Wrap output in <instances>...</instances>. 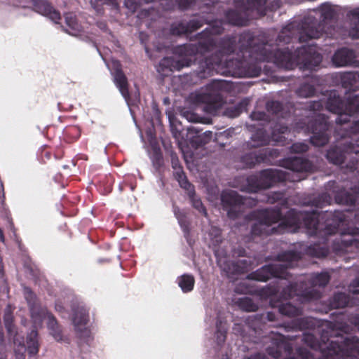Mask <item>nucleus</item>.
Instances as JSON below:
<instances>
[{
  "label": "nucleus",
  "instance_id": "1",
  "mask_svg": "<svg viewBox=\"0 0 359 359\" xmlns=\"http://www.w3.org/2000/svg\"><path fill=\"white\" fill-rule=\"evenodd\" d=\"M239 44L244 60L227 62L232 76H258L262 72V62H273L286 69L299 67L304 70H314L323 60L322 55L313 45L302 46L292 53L288 48H278L269 44L266 34L255 36L250 31L243 32Z\"/></svg>",
  "mask_w": 359,
  "mask_h": 359
},
{
  "label": "nucleus",
  "instance_id": "2",
  "mask_svg": "<svg viewBox=\"0 0 359 359\" xmlns=\"http://www.w3.org/2000/svg\"><path fill=\"white\" fill-rule=\"evenodd\" d=\"M320 10L322 22H318L314 18H305L300 22L294 21L289 23L278 34L276 39L278 44H287L294 41L304 43L327 34L325 24L334 19L337 13L328 3L321 4Z\"/></svg>",
  "mask_w": 359,
  "mask_h": 359
},
{
  "label": "nucleus",
  "instance_id": "3",
  "mask_svg": "<svg viewBox=\"0 0 359 359\" xmlns=\"http://www.w3.org/2000/svg\"><path fill=\"white\" fill-rule=\"evenodd\" d=\"M323 333L321 341L311 333H304L302 341L314 350H319L322 354L318 359H359V339L337 334L330 340Z\"/></svg>",
  "mask_w": 359,
  "mask_h": 359
},
{
  "label": "nucleus",
  "instance_id": "4",
  "mask_svg": "<svg viewBox=\"0 0 359 359\" xmlns=\"http://www.w3.org/2000/svg\"><path fill=\"white\" fill-rule=\"evenodd\" d=\"M241 33L240 35H241ZM239 36L238 41V52L237 57L226 60L223 61L222 57L226 55H230L233 53L236 50V36L235 35H226L220 38L216 46L218 50L212 55L205 58L204 60L200 62L198 69L196 70L197 77L199 79H205L212 75L215 71H218L221 67H224L225 70L223 72L226 75L232 76L229 72V68L227 66V62L229 61L244 60L242 53L240 51V40Z\"/></svg>",
  "mask_w": 359,
  "mask_h": 359
},
{
  "label": "nucleus",
  "instance_id": "5",
  "mask_svg": "<svg viewBox=\"0 0 359 359\" xmlns=\"http://www.w3.org/2000/svg\"><path fill=\"white\" fill-rule=\"evenodd\" d=\"M330 280L327 272L313 274L306 281L292 282L284 287L280 292V297L285 300L295 296L299 297L303 302L316 300L321 297V293L316 289V287H325Z\"/></svg>",
  "mask_w": 359,
  "mask_h": 359
},
{
  "label": "nucleus",
  "instance_id": "6",
  "mask_svg": "<svg viewBox=\"0 0 359 359\" xmlns=\"http://www.w3.org/2000/svg\"><path fill=\"white\" fill-rule=\"evenodd\" d=\"M210 22L206 23L210 26L196 34V38L200 41L196 43H185L176 46L175 53L180 55H204L210 52L216 47V41L212 37L215 35H220L224 31L223 25L224 20L209 19Z\"/></svg>",
  "mask_w": 359,
  "mask_h": 359
},
{
  "label": "nucleus",
  "instance_id": "7",
  "mask_svg": "<svg viewBox=\"0 0 359 359\" xmlns=\"http://www.w3.org/2000/svg\"><path fill=\"white\" fill-rule=\"evenodd\" d=\"M301 253L294 250H287L277 255L276 260L286 264H269L248 274L247 279L266 282L271 278L287 280L291 274L287 271L292 263L301 259Z\"/></svg>",
  "mask_w": 359,
  "mask_h": 359
},
{
  "label": "nucleus",
  "instance_id": "8",
  "mask_svg": "<svg viewBox=\"0 0 359 359\" xmlns=\"http://www.w3.org/2000/svg\"><path fill=\"white\" fill-rule=\"evenodd\" d=\"M320 212L318 210L311 212L289 210L283 216V221L278 224V231L280 233L295 232L301 227L309 231L311 234L318 233Z\"/></svg>",
  "mask_w": 359,
  "mask_h": 359
},
{
  "label": "nucleus",
  "instance_id": "9",
  "mask_svg": "<svg viewBox=\"0 0 359 359\" xmlns=\"http://www.w3.org/2000/svg\"><path fill=\"white\" fill-rule=\"evenodd\" d=\"M325 107L328 111L338 114L336 118L337 124L344 126L350 123L344 129L346 130L347 135H351L349 133L348 127L353 121V120H351V118L355 114L359 113V96H353L345 101L342 100L336 91H332L325 102Z\"/></svg>",
  "mask_w": 359,
  "mask_h": 359
},
{
  "label": "nucleus",
  "instance_id": "10",
  "mask_svg": "<svg viewBox=\"0 0 359 359\" xmlns=\"http://www.w3.org/2000/svg\"><path fill=\"white\" fill-rule=\"evenodd\" d=\"M325 102L321 100H315L309 103L308 109L313 111L314 116L308 121L306 130L311 133V143L316 147H323L330 140L327 133L329 124L325 115L317 113L323 109Z\"/></svg>",
  "mask_w": 359,
  "mask_h": 359
},
{
  "label": "nucleus",
  "instance_id": "11",
  "mask_svg": "<svg viewBox=\"0 0 359 359\" xmlns=\"http://www.w3.org/2000/svg\"><path fill=\"white\" fill-rule=\"evenodd\" d=\"M257 217L258 222L253 224L250 231L252 240H255L257 236H264L271 233H282L278 231V225L276 227H271L272 224L283 221V216L280 208L260 210L257 212Z\"/></svg>",
  "mask_w": 359,
  "mask_h": 359
},
{
  "label": "nucleus",
  "instance_id": "12",
  "mask_svg": "<svg viewBox=\"0 0 359 359\" xmlns=\"http://www.w3.org/2000/svg\"><path fill=\"white\" fill-rule=\"evenodd\" d=\"M226 83L222 80H213L206 86L205 91L197 95L198 102L205 104V110L214 114L222 107L224 97L222 92L226 88Z\"/></svg>",
  "mask_w": 359,
  "mask_h": 359
},
{
  "label": "nucleus",
  "instance_id": "13",
  "mask_svg": "<svg viewBox=\"0 0 359 359\" xmlns=\"http://www.w3.org/2000/svg\"><path fill=\"white\" fill-rule=\"evenodd\" d=\"M279 151L276 149L265 148L259 151H249L243 154L239 158L243 168H253L257 165L268 163L271 158L278 157Z\"/></svg>",
  "mask_w": 359,
  "mask_h": 359
},
{
  "label": "nucleus",
  "instance_id": "14",
  "mask_svg": "<svg viewBox=\"0 0 359 359\" xmlns=\"http://www.w3.org/2000/svg\"><path fill=\"white\" fill-rule=\"evenodd\" d=\"M222 208L229 219H236L241 217L244 198L235 191H223L221 194Z\"/></svg>",
  "mask_w": 359,
  "mask_h": 359
},
{
  "label": "nucleus",
  "instance_id": "15",
  "mask_svg": "<svg viewBox=\"0 0 359 359\" xmlns=\"http://www.w3.org/2000/svg\"><path fill=\"white\" fill-rule=\"evenodd\" d=\"M73 312L72 322L78 337L88 345H90L93 341V337L90 331L86 327L89 320L88 311L84 307L78 306L74 309Z\"/></svg>",
  "mask_w": 359,
  "mask_h": 359
},
{
  "label": "nucleus",
  "instance_id": "16",
  "mask_svg": "<svg viewBox=\"0 0 359 359\" xmlns=\"http://www.w3.org/2000/svg\"><path fill=\"white\" fill-rule=\"evenodd\" d=\"M17 6L28 8L32 6L37 13L48 17L55 23L61 19L60 13L46 0H17Z\"/></svg>",
  "mask_w": 359,
  "mask_h": 359
},
{
  "label": "nucleus",
  "instance_id": "17",
  "mask_svg": "<svg viewBox=\"0 0 359 359\" xmlns=\"http://www.w3.org/2000/svg\"><path fill=\"white\" fill-rule=\"evenodd\" d=\"M174 48L173 52L175 55ZM181 59L175 60L173 57H165L159 62L157 67V71L161 74L165 75L168 72H173L175 70H180L184 67H189L191 63V60L187 58V57H194L195 55H180L177 54Z\"/></svg>",
  "mask_w": 359,
  "mask_h": 359
},
{
  "label": "nucleus",
  "instance_id": "18",
  "mask_svg": "<svg viewBox=\"0 0 359 359\" xmlns=\"http://www.w3.org/2000/svg\"><path fill=\"white\" fill-rule=\"evenodd\" d=\"M262 187L264 189H269L278 182H283L287 180L299 181L300 177L290 178V174L280 170L266 169L259 172Z\"/></svg>",
  "mask_w": 359,
  "mask_h": 359
},
{
  "label": "nucleus",
  "instance_id": "19",
  "mask_svg": "<svg viewBox=\"0 0 359 359\" xmlns=\"http://www.w3.org/2000/svg\"><path fill=\"white\" fill-rule=\"evenodd\" d=\"M235 6L237 8H244L250 20L255 16H264L267 13L266 0H233Z\"/></svg>",
  "mask_w": 359,
  "mask_h": 359
},
{
  "label": "nucleus",
  "instance_id": "20",
  "mask_svg": "<svg viewBox=\"0 0 359 359\" xmlns=\"http://www.w3.org/2000/svg\"><path fill=\"white\" fill-rule=\"evenodd\" d=\"M326 189L334 194V197L337 203L349 206L355 205L357 199L356 194L344 189H339L336 181H330L326 186Z\"/></svg>",
  "mask_w": 359,
  "mask_h": 359
},
{
  "label": "nucleus",
  "instance_id": "21",
  "mask_svg": "<svg viewBox=\"0 0 359 359\" xmlns=\"http://www.w3.org/2000/svg\"><path fill=\"white\" fill-rule=\"evenodd\" d=\"M225 24L235 27L248 26L250 20L249 13L244 8H230L224 13Z\"/></svg>",
  "mask_w": 359,
  "mask_h": 359
},
{
  "label": "nucleus",
  "instance_id": "22",
  "mask_svg": "<svg viewBox=\"0 0 359 359\" xmlns=\"http://www.w3.org/2000/svg\"><path fill=\"white\" fill-rule=\"evenodd\" d=\"M355 60V51L346 47L337 50L332 57V62L336 67L351 66Z\"/></svg>",
  "mask_w": 359,
  "mask_h": 359
},
{
  "label": "nucleus",
  "instance_id": "23",
  "mask_svg": "<svg viewBox=\"0 0 359 359\" xmlns=\"http://www.w3.org/2000/svg\"><path fill=\"white\" fill-rule=\"evenodd\" d=\"M283 164L285 168L297 173L310 172L313 168L309 159L298 156L285 158Z\"/></svg>",
  "mask_w": 359,
  "mask_h": 359
},
{
  "label": "nucleus",
  "instance_id": "24",
  "mask_svg": "<svg viewBox=\"0 0 359 359\" xmlns=\"http://www.w3.org/2000/svg\"><path fill=\"white\" fill-rule=\"evenodd\" d=\"M269 142L270 138L266 131L262 128H259L252 135L250 140L245 142L242 147L243 149L251 150L266 146L269 144Z\"/></svg>",
  "mask_w": 359,
  "mask_h": 359
},
{
  "label": "nucleus",
  "instance_id": "25",
  "mask_svg": "<svg viewBox=\"0 0 359 359\" xmlns=\"http://www.w3.org/2000/svg\"><path fill=\"white\" fill-rule=\"evenodd\" d=\"M292 352V344L283 340H275L266 348V353L275 359L280 358L283 355H290Z\"/></svg>",
  "mask_w": 359,
  "mask_h": 359
},
{
  "label": "nucleus",
  "instance_id": "26",
  "mask_svg": "<svg viewBox=\"0 0 359 359\" xmlns=\"http://www.w3.org/2000/svg\"><path fill=\"white\" fill-rule=\"evenodd\" d=\"M146 3L159 2L164 11H170L177 7L181 11H186L194 5L196 0H142Z\"/></svg>",
  "mask_w": 359,
  "mask_h": 359
},
{
  "label": "nucleus",
  "instance_id": "27",
  "mask_svg": "<svg viewBox=\"0 0 359 359\" xmlns=\"http://www.w3.org/2000/svg\"><path fill=\"white\" fill-rule=\"evenodd\" d=\"M354 217L358 226H355V230L347 236H345L341 241L342 249L345 251H348V248H353L359 251V212H355Z\"/></svg>",
  "mask_w": 359,
  "mask_h": 359
},
{
  "label": "nucleus",
  "instance_id": "28",
  "mask_svg": "<svg viewBox=\"0 0 359 359\" xmlns=\"http://www.w3.org/2000/svg\"><path fill=\"white\" fill-rule=\"evenodd\" d=\"M272 307L278 308V311L283 316L287 317H297L302 316V309L300 307H297L290 302H283L281 301L273 302L271 300Z\"/></svg>",
  "mask_w": 359,
  "mask_h": 359
},
{
  "label": "nucleus",
  "instance_id": "29",
  "mask_svg": "<svg viewBox=\"0 0 359 359\" xmlns=\"http://www.w3.org/2000/svg\"><path fill=\"white\" fill-rule=\"evenodd\" d=\"M241 191L246 193H257L264 189L261 177L259 174L251 175L246 177L245 184L241 187Z\"/></svg>",
  "mask_w": 359,
  "mask_h": 359
},
{
  "label": "nucleus",
  "instance_id": "30",
  "mask_svg": "<svg viewBox=\"0 0 359 359\" xmlns=\"http://www.w3.org/2000/svg\"><path fill=\"white\" fill-rule=\"evenodd\" d=\"M340 79L343 88L349 91H355L357 88L356 83L359 81V72H344L341 75Z\"/></svg>",
  "mask_w": 359,
  "mask_h": 359
},
{
  "label": "nucleus",
  "instance_id": "31",
  "mask_svg": "<svg viewBox=\"0 0 359 359\" xmlns=\"http://www.w3.org/2000/svg\"><path fill=\"white\" fill-rule=\"evenodd\" d=\"M249 263L245 259H240L236 262H229L226 263V268L224 269L226 273L237 275L243 274L248 271Z\"/></svg>",
  "mask_w": 359,
  "mask_h": 359
},
{
  "label": "nucleus",
  "instance_id": "32",
  "mask_svg": "<svg viewBox=\"0 0 359 359\" xmlns=\"http://www.w3.org/2000/svg\"><path fill=\"white\" fill-rule=\"evenodd\" d=\"M330 305L332 309H340L351 306L350 296L345 292H336L330 299Z\"/></svg>",
  "mask_w": 359,
  "mask_h": 359
},
{
  "label": "nucleus",
  "instance_id": "33",
  "mask_svg": "<svg viewBox=\"0 0 359 359\" xmlns=\"http://www.w3.org/2000/svg\"><path fill=\"white\" fill-rule=\"evenodd\" d=\"M114 81L116 86L118 88L121 95L126 98L129 97L128 83V80L121 69H117L115 71Z\"/></svg>",
  "mask_w": 359,
  "mask_h": 359
},
{
  "label": "nucleus",
  "instance_id": "34",
  "mask_svg": "<svg viewBox=\"0 0 359 359\" xmlns=\"http://www.w3.org/2000/svg\"><path fill=\"white\" fill-rule=\"evenodd\" d=\"M173 212L182 231L185 235H188L190 232V222L187 219V212L175 205L173 206Z\"/></svg>",
  "mask_w": 359,
  "mask_h": 359
},
{
  "label": "nucleus",
  "instance_id": "35",
  "mask_svg": "<svg viewBox=\"0 0 359 359\" xmlns=\"http://www.w3.org/2000/svg\"><path fill=\"white\" fill-rule=\"evenodd\" d=\"M27 351L29 355H36L39 351L38 332L32 330L27 337Z\"/></svg>",
  "mask_w": 359,
  "mask_h": 359
},
{
  "label": "nucleus",
  "instance_id": "36",
  "mask_svg": "<svg viewBox=\"0 0 359 359\" xmlns=\"http://www.w3.org/2000/svg\"><path fill=\"white\" fill-rule=\"evenodd\" d=\"M177 283L183 292L187 293L193 290L195 278L193 275L185 273L178 277Z\"/></svg>",
  "mask_w": 359,
  "mask_h": 359
},
{
  "label": "nucleus",
  "instance_id": "37",
  "mask_svg": "<svg viewBox=\"0 0 359 359\" xmlns=\"http://www.w3.org/2000/svg\"><path fill=\"white\" fill-rule=\"evenodd\" d=\"M62 135L65 142L73 143L80 137L81 130L76 126H67L65 128Z\"/></svg>",
  "mask_w": 359,
  "mask_h": 359
},
{
  "label": "nucleus",
  "instance_id": "38",
  "mask_svg": "<svg viewBox=\"0 0 359 359\" xmlns=\"http://www.w3.org/2000/svg\"><path fill=\"white\" fill-rule=\"evenodd\" d=\"M175 180L179 182L181 188L191 192L194 191V186L189 182L183 168H178L177 171L173 173Z\"/></svg>",
  "mask_w": 359,
  "mask_h": 359
},
{
  "label": "nucleus",
  "instance_id": "39",
  "mask_svg": "<svg viewBox=\"0 0 359 359\" xmlns=\"http://www.w3.org/2000/svg\"><path fill=\"white\" fill-rule=\"evenodd\" d=\"M209 18L204 15H199L197 18H194L186 22L188 32L191 34L201 27H202L205 23H209Z\"/></svg>",
  "mask_w": 359,
  "mask_h": 359
},
{
  "label": "nucleus",
  "instance_id": "40",
  "mask_svg": "<svg viewBox=\"0 0 359 359\" xmlns=\"http://www.w3.org/2000/svg\"><path fill=\"white\" fill-rule=\"evenodd\" d=\"M266 110L269 113L277 116L278 118H285L283 112V104L276 100H271L266 102Z\"/></svg>",
  "mask_w": 359,
  "mask_h": 359
},
{
  "label": "nucleus",
  "instance_id": "41",
  "mask_svg": "<svg viewBox=\"0 0 359 359\" xmlns=\"http://www.w3.org/2000/svg\"><path fill=\"white\" fill-rule=\"evenodd\" d=\"M287 132H289V128L286 126H276L271 133L272 141L283 144L286 141L285 135Z\"/></svg>",
  "mask_w": 359,
  "mask_h": 359
},
{
  "label": "nucleus",
  "instance_id": "42",
  "mask_svg": "<svg viewBox=\"0 0 359 359\" xmlns=\"http://www.w3.org/2000/svg\"><path fill=\"white\" fill-rule=\"evenodd\" d=\"M351 20L350 35L353 39H359V8L350 12Z\"/></svg>",
  "mask_w": 359,
  "mask_h": 359
},
{
  "label": "nucleus",
  "instance_id": "43",
  "mask_svg": "<svg viewBox=\"0 0 359 359\" xmlns=\"http://www.w3.org/2000/svg\"><path fill=\"white\" fill-rule=\"evenodd\" d=\"M48 327L56 341H60L62 339V332L60 326L55 318L52 314L48 316Z\"/></svg>",
  "mask_w": 359,
  "mask_h": 359
},
{
  "label": "nucleus",
  "instance_id": "44",
  "mask_svg": "<svg viewBox=\"0 0 359 359\" xmlns=\"http://www.w3.org/2000/svg\"><path fill=\"white\" fill-rule=\"evenodd\" d=\"M307 252L310 255L318 258L325 257L329 254V249L326 246L314 244L308 248Z\"/></svg>",
  "mask_w": 359,
  "mask_h": 359
},
{
  "label": "nucleus",
  "instance_id": "45",
  "mask_svg": "<svg viewBox=\"0 0 359 359\" xmlns=\"http://www.w3.org/2000/svg\"><path fill=\"white\" fill-rule=\"evenodd\" d=\"M316 88L313 85L304 83L296 90L297 95L300 97H311L316 93Z\"/></svg>",
  "mask_w": 359,
  "mask_h": 359
},
{
  "label": "nucleus",
  "instance_id": "46",
  "mask_svg": "<svg viewBox=\"0 0 359 359\" xmlns=\"http://www.w3.org/2000/svg\"><path fill=\"white\" fill-rule=\"evenodd\" d=\"M66 25L72 31L79 32L81 29V25L78 22L76 15L73 13L65 14Z\"/></svg>",
  "mask_w": 359,
  "mask_h": 359
},
{
  "label": "nucleus",
  "instance_id": "47",
  "mask_svg": "<svg viewBox=\"0 0 359 359\" xmlns=\"http://www.w3.org/2000/svg\"><path fill=\"white\" fill-rule=\"evenodd\" d=\"M170 34L174 36H181L189 34L187 24L182 21L174 22L170 29Z\"/></svg>",
  "mask_w": 359,
  "mask_h": 359
},
{
  "label": "nucleus",
  "instance_id": "48",
  "mask_svg": "<svg viewBox=\"0 0 359 359\" xmlns=\"http://www.w3.org/2000/svg\"><path fill=\"white\" fill-rule=\"evenodd\" d=\"M189 193V197L192 203L193 207L197 210L200 213H201L204 217H208V212L205 207L203 205L201 200L200 198H197L195 196L194 190Z\"/></svg>",
  "mask_w": 359,
  "mask_h": 359
},
{
  "label": "nucleus",
  "instance_id": "49",
  "mask_svg": "<svg viewBox=\"0 0 359 359\" xmlns=\"http://www.w3.org/2000/svg\"><path fill=\"white\" fill-rule=\"evenodd\" d=\"M238 305L243 310L246 311H255L258 309L257 305L249 297L240 298L238 299Z\"/></svg>",
  "mask_w": 359,
  "mask_h": 359
},
{
  "label": "nucleus",
  "instance_id": "50",
  "mask_svg": "<svg viewBox=\"0 0 359 359\" xmlns=\"http://www.w3.org/2000/svg\"><path fill=\"white\" fill-rule=\"evenodd\" d=\"M151 161L154 167H155L156 169L160 168L163 165V157L161 151L159 149H154L152 156H151Z\"/></svg>",
  "mask_w": 359,
  "mask_h": 359
},
{
  "label": "nucleus",
  "instance_id": "51",
  "mask_svg": "<svg viewBox=\"0 0 359 359\" xmlns=\"http://www.w3.org/2000/svg\"><path fill=\"white\" fill-rule=\"evenodd\" d=\"M216 339L218 344H223L226 340V330L222 327V321L217 322Z\"/></svg>",
  "mask_w": 359,
  "mask_h": 359
},
{
  "label": "nucleus",
  "instance_id": "52",
  "mask_svg": "<svg viewBox=\"0 0 359 359\" xmlns=\"http://www.w3.org/2000/svg\"><path fill=\"white\" fill-rule=\"evenodd\" d=\"M311 325L312 322L308 318H298L294 323V326L300 330L309 329Z\"/></svg>",
  "mask_w": 359,
  "mask_h": 359
},
{
  "label": "nucleus",
  "instance_id": "53",
  "mask_svg": "<svg viewBox=\"0 0 359 359\" xmlns=\"http://www.w3.org/2000/svg\"><path fill=\"white\" fill-rule=\"evenodd\" d=\"M330 196L327 194H322L318 198H315L313 203L318 208H322L323 205L328 204Z\"/></svg>",
  "mask_w": 359,
  "mask_h": 359
},
{
  "label": "nucleus",
  "instance_id": "54",
  "mask_svg": "<svg viewBox=\"0 0 359 359\" xmlns=\"http://www.w3.org/2000/svg\"><path fill=\"white\" fill-rule=\"evenodd\" d=\"M330 215H332V219L334 221L337 226H339L346 220V216L344 211L334 210L332 213H330Z\"/></svg>",
  "mask_w": 359,
  "mask_h": 359
},
{
  "label": "nucleus",
  "instance_id": "55",
  "mask_svg": "<svg viewBox=\"0 0 359 359\" xmlns=\"http://www.w3.org/2000/svg\"><path fill=\"white\" fill-rule=\"evenodd\" d=\"M296 353L301 359H314L311 352L304 347H299L296 350Z\"/></svg>",
  "mask_w": 359,
  "mask_h": 359
},
{
  "label": "nucleus",
  "instance_id": "56",
  "mask_svg": "<svg viewBox=\"0 0 359 359\" xmlns=\"http://www.w3.org/2000/svg\"><path fill=\"white\" fill-rule=\"evenodd\" d=\"M219 4V0H206L205 6L207 10L205 11L207 13L216 14L215 8Z\"/></svg>",
  "mask_w": 359,
  "mask_h": 359
},
{
  "label": "nucleus",
  "instance_id": "57",
  "mask_svg": "<svg viewBox=\"0 0 359 359\" xmlns=\"http://www.w3.org/2000/svg\"><path fill=\"white\" fill-rule=\"evenodd\" d=\"M291 151L294 153H304L308 151L309 147L305 143H294L290 147Z\"/></svg>",
  "mask_w": 359,
  "mask_h": 359
},
{
  "label": "nucleus",
  "instance_id": "58",
  "mask_svg": "<svg viewBox=\"0 0 359 359\" xmlns=\"http://www.w3.org/2000/svg\"><path fill=\"white\" fill-rule=\"evenodd\" d=\"M279 292V289L276 286H267L261 290L262 294L271 297L276 295Z\"/></svg>",
  "mask_w": 359,
  "mask_h": 359
},
{
  "label": "nucleus",
  "instance_id": "59",
  "mask_svg": "<svg viewBox=\"0 0 359 359\" xmlns=\"http://www.w3.org/2000/svg\"><path fill=\"white\" fill-rule=\"evenodd\" d=\"M241 113V108L238 107H230L226 109L225 114L231 118L237 117Z\"/></svg>",
  "mask_w": 359,
  "mask_h": 359
},
{
  "label": "nucleus",
  "instance_id": "60",
  "mask_svg": "<svg viewBox=\"0 0 359 359\" xmlns=\"http://www.w3.org/2000/svg\"><path fill=\"white\" fill-rule=\"evenodd\" d=\"M124 4L132 13H135L139 8V4L135 0H125Z\"/></svg>",
  "mask_w": 359,
  "mask_h": 359
},
{
  "label": "nucleus",
  "instance_id": "61",
  "mask_svg": "<svg viewBox=\"0 0 359 359\" xmlns=\"http://www.w3.org/2000/svg\"><path fill=\"white\" fill-rule=\"evenodd\" d=\"M281 5L282 1L280 0H273L267 5V11H275L280 8Z\"/></svg>",
  "mask_w": 359,
  "mask_h": 359
},
{
  "label": "nucleus",
  "instance_id": "62",
  "mask_svg": "<svg viewBox=\"0 0 359 359\" xmlns=\"http://www.w3.org/2000/svg\"><path fill=\"white\" fill-rule=\"evenodd\" d=\"M25 347L24 345H22L20 348L15 350V359H25Z\"/></svg>",
  "mask_w": 359,
  "mask_h": 359
},
{
  "label": "nucleus",
  "instance_id": "63",
  "mask_svg": "<svg viewBox=\"0 0 359 359\" xmlns=\"http://www.w3.org/2000/svg\"><path fill=\"white\" fill-rule=\"evenodd\" d=\"M250 116L253 120L262 121L265 119L266 114L261 111H254L251 114Z\"/></svg>",
  "mask_w": 359,
  "mask_h": 359
},
{
  "label": "nucleus",
  "instance_id": "64",
  "mask_svg": "<svg viewBox=\"0 0 359 359\" xmlns=\"http://www.w3.org/2000/svg\"><path fill=\"white\" fill-rule=\"evenodd\" d=\"M284 194L281 192H274L272 194L271 196L269 198V199L271 201V203H274L276 201H280L283 198Z\"/></svg>",
  "mask_w": 359,
  "mask_h": 359
}]
</instances>
